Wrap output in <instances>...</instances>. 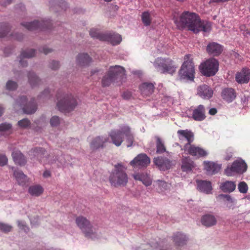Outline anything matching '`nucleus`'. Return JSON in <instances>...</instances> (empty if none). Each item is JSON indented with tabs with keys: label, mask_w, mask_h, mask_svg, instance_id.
<instances>
[{
	"label": "nucleus",
	"mask_w": 250,
	"mask_h": 250,
	"mask_svg": "<svg viewBox=\"0 0 250 250\" xmlns=\"http://www.w3.org/2000/svg\"><path fill=\"white\" fill-rule=\"evenodd\" d=\"M173 20L178 28L187 27L194 33L200 31L208 32L211 30V23L206 21H202L195 13L184 11L179 18L174 15Z\"/></svg>",
	"instance_id": "f257e3e1"
},
{
	"label": "nucleus",
	"mask_w": 250,
	"mask_h": 250,
	"mask_svg": "<svg viewBox=\"0 0 250 250\" xmlns=\"http://www.w3.org/2000/svg\"><path fill=\"white\" fill-rule=\"evenodd\" d=\"M126 169L127 167L122 163H118L114 165L108 178L111 186L118 188L126 185L128 181Z\"/></svg>",
	"instance_id": "f03ea898"
},
{
	"label": "nucleus",
	"mask_w": 250,
	"mask_h": 250,
	"mask_svg": "<svg viewBox=\"0 0 250 250\" xmlns=\"http://www.w3.org/2000/svg\"><path fill=\"white\" fill-rule=\"evenodd\" d=\"M125 70L120 65L110 66L106 74L102 79L103 87L109 86L112 83L120 82L124 78Z\"/></svg>",
	"instance_id": "7ed1b4c3"
},
{
	"label": "nucleus",
	"mask_w": 250,
	"mask_h": 250,
	"mask_svg": "<svg viewBox=\"0 0 250 250\" xmlns=\"http://www.w3.org/2000/svg\"><path fill=\"white\" fill-rule=\"evenodd\" d=\"M184 59V62L179 71L180 78L193 81L195 75V67L191 55H185Z\"/></svg>",
	"instance_id": "20e7f679"
},
{
	"label": "nucleus",
	"mask_w": 250,
	"mask_h": 250,
	"mask_svg": "<svg viewBox=\"0 0 250 250\" xmlns=\"http://www.w3.org/2000/svg\"><path fill=\"white\" fill-rule=\"evenodd\" d=\"M60 97V93H58L57 98L58 102L57 106L61 112H70L73 110L78 104L77 99L72 94H65L62 99L59 100Z\"/></svg>",
	"instance_id": "39448f33"
},
{
	"label": "nucleus",
	"mask_w": 250,
	"mask_h": 250,
	"mask_svg": "<svg viewBox=\"0 0 250 250\" xmlns=\"http://www.w3.org/2000/svg\"><path fill=\"white\" fill-rule=\"evenodd\" d=\"M76 223L85 237L92 238L95 236V229L92 227L90 222L83 216H79L76 218Z\"/></svg>",
	"instance_id": "423d86ee"
},
{
	"label": "nucleus",
	"mask_w": 250,
	"mask_h": 250,
	"mask_svg": "<svg viewBox=\"0 0 250 250\" xmlns=\"http://www.w3.org/2000/svg\"><path fill=\"white\" fill-rule=\"evenodd\" d=\"M219 63L217 60L211 58L202 63L199 66L201 73L206 76L214 75L218 70Z\"/></svg>",
	"instance_id": "0eeeda50"
},
{
	"label": "nucleus",
	"mask_w": 250,
	"mask_h": 250,
	"mask_svg": "<svg viewBox=\"0 0 250 250\" xmlns=\"http://www.w3.org/2000/svg\"><path fill=\"white\" fill-rule=\"evenodd\" d=\"M155 66L162 73L172 74L176 71L173 61L169 58H157L155 62Z\"/></svg>",
	"instance_id": "6e6552de"
},
{
	"label": "nucleus",
	"mask_w": 250,
	"mask_h": 250,
	"mask_svg": "<svg viewBox=\"0 0 250 250\" xmlns=\"http://www.w3.org/2000/svg\"><path fill=\"white\" fill-rule=\"evenodd\" d=\"M247 165L243 160L234 161L230 166H228L225 170V173L227 176H231L234 173L242 174L246 171Z\"/></svg>",
	"instance_id": "1a4fd4ad"
},
{
	"label": "nucleus",
	"mask_w": 250,
	"mask_h": 250,
	"mask_svg": "<svg viewBox=\"0 0 250 250\" xmlns=\"http://www.w3.org/2000/svg\"><path fill=\"white\" fill-rule=\"evenodd\" d=\"M16 104L22 107L24 113L26 114L34 113L37 110V104L35 100L27 103V98L25 96H21L16 101Z\"/></svg>",
	"instance_id": "9d476101"
},
{
	"label": "nucleus",
	"mask_w": 250,
	"mask_h": 250,
	"mask_svg": "<svg viewBox=\"0 0 250 250\" xmlns=\"http://www.w3.org/2000/svg\"><path fill=\"white\" fill-rule=\"evenodd\" d=\"M183 150H184L186 154L196 158L205 157L208 155V151L205 148L192 144L190 145H188Z\"/></svg>",
	"instance_id": "9b49d317"
},
{
	"label": "nucleus",
	"mask_w": 250,
	"mask_h": 250,
	"mask_svg": "<svg viewBox=\"0 0 250 250\" xmlns=\"http://www.w3.org/2000/svg\"><path fill=\"white\" fill-rule=\"evenodd\" d=\"M21 25L30 31L37 29H49L52 25L50 20L35 21L33 22L22 23Z\"/></svg>",
	"instance_id": "f8f14e48"
},
{
	"label": "nucleus",
	"mask_w": 250,
	"mask_h": 250,
	"mask_svg": "<svg viewBox=\"0 0 250 250\" xmlns=\"http://www.w3.org/2000/svg\"><path fill=\"white\" fill-rule=\"evenodd\" d=\"M109 142L108 137L98 136L91 140L89 146L92 151H95L99 149H103L106 146V143Z\"/></svg>",
	"instance_id": "ddd939ff"
},
{
	"label": "nucleus",
	"mask_w": 250,
	"mask_h": 250,
	"mask_svg": "<svg viewBox=\"0 0 250 250\" xmlns=\"http://www.w3.org/2000/svg\"><path fill=\"white\" fill-rule=\"evenodd\" d=\"M150 163L149 158L144 153L139 154L130 162V165L134 168L146 167Z\"/></svg>",
	"instance_id": "4468645a"
},
{
	"label": "nucleus",
	"mask_w": 250,
	"mask_h": 250,
	"mask_svg": "<svg viewBox=\"0 0 250 250\" xmlns=\"http://www.w3.org/2000/svg\"><path fill=\"white\" fill-rule=\"evenodd\" d=\"M190 110L192 111V118L196 121L201 122L204 120L206 118V108L203 104H199L195 107H191Z\"/></svg>",
	"instance_id": "2eb2a0df"
},
{
	"label": "nucleus",
	"mask_w": 250,
	"mask_h": 250,
	"mask_svg": "<svg viewBox=\"0 0 250 250\" xmlns=\"http://www.w3.org/2000/svg\"><path fill=\"white\" fill-rule=\"evenodd\" d=\"M177 134L179 140L181 141H183L185 139L187 143L184 146L183 148L182 149L183 150L188 145L191 144L194 140V133L189 130H179L177 131Z\"/></svg>",
	"instance_id": "dca6fc26"
},
{
	"label": "nucleus",
	"mask_w": 250,
	"mask_h": 250,
	"mask_svg": "<svg viewBox=\"0 0 250 250\" xmlns=\"http://www.w3.org/2000/svg\"><path fill=\"white\" fill-rule=\"evenodd\" d=\"M111 142L117 146L121 145L124 141V133L122 131V126L120 129L112 130L108 134Z\"/></svg>",
	"instance_id": "f3484780"
},
{
	"label": "nucleus",
	"mask_w": 250,
	"mask_h": 250,
	"mask_svg": "<svg viewBox=\"0 0 250 250\" xmlns=\"http://www.w3.org/2000/svg\"><path fill=\"white\" fill-rule=\"evenodd\" d=\"M250 80V69L243 68L235 74V81L239 84L248 83Z\"/></svg>",
	"instance_id": "a211bd4d"
},
{
	"label": "nucleus",
	"mask_w": 250,
	"mask_h": 250,
	"mask_svg": "<svg viewBox=\"0 0 250 250\" xmlns=\"http://www.w3.org/2000/svg\"><path fill=\"white\" fill-rule=\"evenodd\" d=\"M102 41H106L110 42L113 45H117L122 41V37L118 34L111 32H105L104 35L100 36Z\"/></svg>",
	"instance_id": "6ab92c4d"
},
{
	"label": "nucleus",
	"mask_w": 250,
	"mask_h": 250,
	"mask_svg": "<svg viewBox=\"0 0 250 250\" xmlns=\"http://www.w3.org/2000/svg\"><path fill=\"white\" fill-rule=\"evenodd\" d=\"M153 162L161 170H166L171 167V162L167 158L158 157L154 159Z\"/></svg>",
	"instance_id": "aec40b11"
},
{
	"label": "nucleus",
	"mask_w": 250,
	"mask_h": 250,
	"mask_svg": "<svg viewBox=\"0 0 250 250\" xmlns=\"http://www.w3.org/2000/svg\"><path fill=\"white\" fill-rule=\"evenodd\" d=\"M222 51L223 46L215 42L209 43L207 46V52L213 56L219 55Z\"/></svg>",
	"instance_id": "412c9836"
},
{
	"label": "nucleus",
	"mask_w": 250,
	"mask_h": 250,
	"mask_svg": "<svg viewBox=\"0 0 250 250\" xmlns=\"http://www.w3.org/2000/svg\"><path fill=\"white\" fill-rule=\"evenodd\" d=\"M197 93L202 98L209 99L212 96L213 90L208 85L203 84L198 87Z\"/></svg>",
	"instance_id": "4be33fe9"
},
{
	"label": "nucleus",
	"mask_w": 250,
	"mask_h": 250,
	"mask_svg": "<svg viewBox=\"0 0 250 250\" xmlns=\"http://www.w3.org/2000/svg\"><path fill=\"white\" fill-rule=\"evenodd\" d=\"M221 96L225 101L230 103L235 99L236 93L232 88H226L222 90Z\"/></svg>",
	"instance_id": "5701e85b"
},
{
	"label": "nucleus",
	"mask_w": 250,
	"mask_h": 250,
	"mask_svg": "<svg viewBox=\"0 0 250 250\" xmlns=\"http://www.w3.org/2000/svg\"><path fill=\"white\" fill-rule=\"evenodd\" d=\"M205 169L208 175H213L218 173L221 169V166L215 163L211 162H204Z\"/></svg>",
	"instance_id": "b1692460"
},
{
	"label": "nucleus",
	"mask_w": 250,
	"mask_h": 250,
	"mask_svg": "<svg viewBox=\"0 0 250 250\" xmlns=\"http://www.w3.org/2000/svg\"><path fill=\"white\" fill-rule=\"evenodd\" d=\"M201 222L203 225L207 227L215 226L217 223L215 217L211 214H206L202 216Z\"/></svg>",
	"instance_id": "393cba45"
},
{
	"label": "nucleus",
	"mask_w": 250,
	"mask_h": 250,
	"mask_svg": "<svg viewBox=\"0 0 250 250\" xmlns=\"http://www.w3.org/2000/svg\"><path fill=\"white\" fill-rule=\"evenodd\" d=\"M132 176L135 180L141 181L146 187L151 185L152 184L150 177L146 173H135L132 175Z\"/></svg>",
	"instance_id": "a878e982"
},
{
	"label": "nucleus",
	"mask_w": 250,
	"mask_h": 250,
	"mask_svg": "<svg viewBox=\"0 0 250 250\" xmlns=\"http://www.w3.org/2000/svg\"><path fill=\"white\" fill-rule=\"evenodd\" d=\"M35 55V50L34 49H31L22 51L20 55V64L22 67L26 66L27 65V62L26 61L24 60V59L32 58L34 57Z\"/></svg>",
	"instance_id": "bb28decb"
},
{
	"label": "nucleus",
	"mask_w": 250,
	"mask_h": 250,
	"mask_svg": "<svg viewBox=\"0 0 250 250\" xmlns=\"http://www.w3.org/2000/svg\"><path fill=\"white\" fill-rule=\"evenodd\" d=\"M141 93L144 96H149L154 91V85L150 83H144L139 86Z\"/></svg>",
	"instance_id": "cd10ccee"
},
{
	"label": "nucleus",
	"mask_w": 250,
	"mask_h": 250,
	"mask_svg": "<svg viewBox=\"0 0 250 250\" xmlns=\"http://www.w3.org/2000/svg\"><path fill=\"white\" fill-rule=\"evenodd\" d=\"M122 131H123L124 136L126 137L127 143V146H131L134 141V136L131 131L130 128L127 125L122 126Z\"/></svg>",
	"instance_id": "c85d7f7f"
},
{
	"label": "nucleus",
	"mask_w": 250,
	"mask_h": 250,
	"mask_svg": "<svg viewBox=\"0 0 250 250\" xmlns=\"http://www.w3.org/2000/svg\"><path fill=\"white\" fill-rule=\"evenodd\" d=\"M46 152V150L43 148H35L30 151L29 155L36 157L40 161L43 162Z\"/></svg>",
	"instance_id": "c756f323"
},
{
	"label": "nucleus",
	"mask_w": 250,
	"mask_h": 250,
	"mask_svg": "<svg viewBox=\"0 0 250 250\" xmlns=\"http://www.w3.org/2000/svg\"><path fill=\"white\" fill-rule=\"evenodd\" d=\"M91 61V58L87 53L79 54L77 58V63L80 66H86Z\"/></svg>",
	"instance_id": "7c9ffc66"
},
{
	"label": "nucleus",
	"mask_w": 250,
	"mask_h": 250,
	"mask_svg": "<svg viewBox=\"0 0 250 250\" xmlns=\"http://www.w3.org/2000/svg\"><path fill=\"white\" fill-rule=\"evenodd\" d=\"M181 168L183 171H189L195 167L194 162L188 157L183 158Z\"/></svg>",
	"instance_id": "2f4dec72"
},
{
	"label": "nucleus",
	"mask_w": 250,
	"mask_h": 250,
	"mask_svg": "<svg viewBox=\"0 0 250 250\" xmlns=\"http://www.w3.org/2000/svg\"><path fill=\"white\" fill-rule=\"evenodd\" d=\"M12 156L14 161L16 164L20 166H23L25 164L26 161L23 155L19 150H14Z\"/></svg>",
	"instance_id": "473e14b6"
},
{
	"label": "nucleus",
	"mask_w": 250,
	"mask_h": 250,
	"mask_svg": "<svg viewBox=\"0 0 250 250\" xmlns=\"http://www.w3.org/2000/svg\"><path fill=\"white\" fill-rule=\"evenodd\" d=\"M236 186L234 182L226 181L221 184L220 188L224 192H231L235 190Z\"/></svg>",
	"instance_id": "72a5a7b5"
},
{
	"label": "nucleus",
	"mask_w": 250,
	"mask_h": 250,
	"mask_svg": "<svg viewBox=\"0 0 250 250\" xmlns=\"http://www.w3.org/2000/svg\"><path fill=\"white\" fill-rule=\"evenodd\" d=\"M198 189L206 193H209L212 190L211 183L207 181H199L197 182Z\"/></svg>",
	"instance_id": "f704fd0d"
},
{
	"label": "nucleus",
	"mask_w": 250,
	"mask_h": 250,
	"mask_svg": "<svg viewBox=\"0 0 250 250\" xmlns=\"http://www.w3.org/2000/svg\"><path fill=\"white\" fill-rule=\"evenodd\" d=\"M13 175L19 185H24L27 182V176L21 171L15 170Z\"/></svg>",
	"instance_id": "c9c22d12"
},
{
	"label": "nucleus",
	"mask_w": 250,
	"mask_h": 250,
	"mask_svg": "<svg viewBox=\"0 0 250 250\" xmlns=\"http://www.w3.org/2000/svg\"><path fill=\"white\" fill-rule=\"evenodd\" d=\"M173 241L177 245L182 246L186 243L187 238L185 235L180 232H177L174 235Z\"/></svg>",
	"instance_id": "e433bc0d"
},
{
	"label": "nucleus",
	"mask_w": 250,
	"mask_h": 250,
	"mask_svg": "<svg viewBox=\"0 0 250 250\" xmlns=\"http://www.w3.org/2000/svg\"><path fill=\"white\" fill-rule=\"evenodd\" d=\"M29 193L32 196H39L43 192V188L40 185L30 186L28 189Z\"/></svg>",
	"instance_id": "4c0bfd02"
},
{
	"label": "nucleus",
	"mask_w": 250,
	"mask_h": 250,
	"mask_svg": "<svg viewBox=\"0 0 250 250\" xmlns=\"http://www.w3.org/2000/svg\"><path fill=\"white\" fill-rule=\"evenodd\" d=\"M28 77L29 83L32 86L40 84L41 82L34 72H30L28 74Z\"/></svg>",
	"instance_id": "58836bf2"
},
{
	"label": "nucleus",
	"mask_w": 250,
	"mask_h": 250,
	"mask_svg": "<svg viewBox=\"0 0 250 250\" xmlns=\"http://www.w3.org/2000/svg\"><path fill=\"white\" fill-rule=\"evenodd\" d=\"M141 19L143 24L146 26H149L151 23V18L150 14L148 11H145L142 13Z\"/></svg>",
	"instance_id": "ea45409f"
},
{
	"label": "nucleus",
	"mask_w": 250,
	"mask_h": 250,
	"mask_svg": "<svg viewBox=\"0 0 250 250\" xmlns=\"http://www.w3.org/2000/svg\"><path fill=\"white\" fill-rule=\"evenodd\" d=\"M156 147L157 153L161 154L166 151V148L164 143L162 142L161 139L159 137L157 138Z\"/></svg>",
	"instance_id": "a19ab883"
},
{
	"label": "nucleus",
	"mask_w": 250,
	"mask_h": 250,
	"mask_svg": "<svg viewBox=\"0 0 250 250\" xmlns=\"http://www.w3.org/2000/svg\"><path fill=\"white\" fill-rule=\"evenodd\" d=\"M9 26L7 23L0 24V38L6 36L9 31Z\"/></svg>",
	"instance_id": "79ce46f5"
},
{
	"label": "nucleus",
	"mask_w": 250,
	"mask_h": 250,
	"mask_svg": "<svg viewBox=\"0 0 250 250\" xmlns=\"http://www.w3.org/2000/svg\"><path fill=\"white\" fill-rule=\"evenodd\" d=\"M89 34L92 38H96L101 41L102 40L100 39V36L104 35V33H101L98 30L94 28L90 30Z\"/></svg>",
	"instance_id": "37998d69"
},
{
	"label": "nucleus",
	"mask_w": 250,
	"mask_h": 250,
	"mask_svg": "<svg viewBox=\"0 0 250 250\" xmlns=\"http://www.w3.org/2000/svg\"><path fill=\"white\" fill-rule=\"evenodd\" d=\"M238 188L240 192L246 193L248 191V187L245 182H241L238 185Z\"/></svg>",
	"instance_id": "c03bdc74"
},
{
	"label": "nucleus",
	"mask_w": 250,
	"mask_h": 250,
	"mask_svg": "<svg viewBox=\"0 0 250 250\" xmlns=\"http://www.w3.org/2000/svg\"><path fill=\"white\" fill-rule=\"evenodd\" d=\"M221 196L224 198L228 202L227 204V206L229 208H233V205L234 203V200L231 198V197L229 195H221Z\"/></svg>",
	"instance_id": "a18cd8bd"
},
{
	"label": "nucleus",
	"mask_w": 250,
	"mask_h": 250,
	"mask_svg": "<svg viewBox=\"0 0 250 250\" xmlns=\"http://www.w3.org/2000/svg\"><path fill=\"white\" fill-rule=\"evenodd\" d=\"M17 83L12 81H8L6 83V87L8 90H14L17 88Z\"/></svg>",
	"instance_id": "49530a36"
},
{
	"label": "nucleus",
	"mask_w": 250,
	"mask_h": 250,
	"mask_svg": "<svg viewBox=\"0 0 250 250\" xmlns=\"http://www.w3.org/2000/svg\"><path fill=\"white\" fill-rule=\"evenodd\" d=\"M17 223L20 229L24 230L26 232L29 231V227L25 224L24 222L19 220L17 221Z\"/></svg>",
	"instance_id": "de8ad7c7"
},
{
	"label": "nucleus",
	"mask_w": 250,
	"mask_h": 250,
	"mask_svg": "<svg viewBox=\"0 0 250 250\" xmlns=\"http://www.w3.org/2000/svg\"><path fill=\"white\" fill-rule=\"evenodd\" d=\"M50 123L52 126H57L60 123V119L58 116H54L51 118Z\"/></svg>",
	"instance_id": "09e8293b"
},
{
	"label": "nucleus",
	"mask_w": 250,
	"mask_h": 250,
	"mask_svg": "<svg viewBox=\"0 0 250 250\" xmlns=\"http://www.w3.org/2000/svg\"><path fill=\"white\" fill-rule=\"evenodd\" d=\"M18 125L22 128H26L30 125V122L29 120L27 119H23L19 121L18 123Z\"/></svg>",
	"instance_id": "8fccbe9b"
},
{
	"label": "nucleus",
	"mask_w": 250,
	"mask_h": 250,
	"mask_svg": "<svg viewBox=\"0 0 250 250\" xmlns=\"http://www.w3.org/2000/svg\"><path fill=\"white\" fill-rule=\"evenodd\" d=\"M12 226L4 223H0V230L4 232H8L12 230Z\"/></svg>",
	"instance_id": "3c124183"
},
{
	"label": "nucleus",
	"mask_w": 250,
	"mask_h": 250,
	"mask_svg": "<svg viewBox=\"0 0 250 250\" xmlns=\"http://www.w3.org/2000/svg\"><path fill=\"white\" fill-rule=\"evenodd\" d=\"M12 125L10 124L4 123L0 124V131H9L11 129Z\"/></svg>",
	"instance_id": "603ef678"
},
{
	"label": "nucleus",
	"mask_w": 250,
	"mask_h": 250,
	"mask_svg": "<svg viewBox=\"0 0 250 250\" xmlns=\"http://www.w3.org/2000/svg\"><path fill=\"white\" fill-rule=\"evenodd\" d=\"M8 161V159L5 155L0 154V166L5 165Z\"/></svg>",
	"instance_id": "864d4df0"
},
{
	"label": "nucleus",
	"mask_w": 250,
	"mask_h": 250,
	"mask_svg": "<svg viewBox=\"0 0 250 250\" xmlns=\"http://www.w3.org/2000/svg\"><path fill=\"white\" fill-rule=\"evenodd\" d=\"M60 67L59 62L57 61H52L50 64V67L53 70H56Z\"/></svg>",
	"instance_id": "5fc2aeb1"
},
{
	"label": "nucleus",
	"mask_w": 250,
	"mask_h": 250,
	"mask_svg": "<svg viewBox=\"0 0 250 250\" xmlns=\"http://www.w3.org/2000/svg\"><path fill=\"white\" fill-rule=\"evenodd\" d=\"M159 187H162L163 188H165L167 187V183L166 182L162 181V180H157L156 181Z\"/></svg>",
	"instance_id": "6e6d98bb"
},
{
	"label": "nucleus",
	"mask_w": 250,
	"mask_h": 250,
	"mask_svg": "<svg viewBox=\"0 0 250 250\" xmlns=\"http://www.w3.org/2000/svg\"><path fill=\"white\" fill-rule=\"evenodd\" d=\"M42 51L44 54L46 55V54H48L49 53L51 52L52 51V50L51 49L48 48L46 47H44L42 48Z\"/></svg>",
	"instance_id": "4d7b16f0"
},
{
	"label": "nucleus",
	"mask_w": 250,
	"mask_h": 250,
	"mask_svg": "<svg viewBox=\"0 0 250 250\" xmlns=\"http://www.w3.org/2000/svg\"><path fill=\"white\" fill-rule=\"evenodd\" d=\"M43 176L44 178H48L51 176V173L49 170H45L43 173Z\"/></svg>",
	"instance_id": "13d9d810"
},
{
	"label": "nucleus",
	"mask_w": 250,
	"mask_h": 250,
	"mask_svg": "<svg viewBox=\"0 0 250 250\" xmlns=\"http://www.w3.org/2000/svg\"><path fill=\"white\" fill-rule=\"evenodd\" d=\"M217 111L215 108H212L209 110V114L211 115H214L217 113Z\"/></svg>",
	"instance_id": "bf43d9fd"
},
{
	"label": "nucleus",
	"mask_w": 250,
	"mask_h": 250,
	"mask_svg": "<svg viewBox=\"0 0 250 250\" xmlns=\"http://www.w3.org/2000/svg\"><path fill=\"white\" fill-rule=\"evenodd\" d=\"M123 96L125 99H128L130 96V94L129 93L125 92L124 93Z\"/></svg>",
	"instance_id": "052dcab7"
},
{
	"label": "nucleus",
	"mask_w": 250,
	"mask_h": 250,
	"mask_svg": "<svg viewBox=\"0 0 250 250\" xmlns=\"http://www.w3.org/2000/svg\"><path fill=\"white\" fill-rule=\"evenodd\" d=\"M100 69H98L97 68L96 69H95L94 70H92L91 72V76H93V75H94L95 73H98L100 72Z\"/></svg>",
	"instance_id": "680f3d73"
},
{
	"label": "nucleus",
	"mask_w": 250,
	"mask_h": 250,
	"mask_svg": "<svg viewBox=\"0 0 250 250\" xmlns=\"http://www.w3.org/2000/svg\"><path fill=\"white\" fill-rule=\"evenodd\" d=\"M232 154L230 153L228 154L225 158V160H229L232 157Z\"/></svg>",
	"instance_id": "e2e57ef3"
},
{
	"label": "nucleus",
	"mask_w": 250,
	"mask_h": 250,
	"mask_svg": "<svg viewBox=\"0 0 250 250\" xmlns=\"http://www.w3.org/2000/svg\"><path fill=\"white\" fill-rule=\"evenodd\" d=\"M49 93V91L48 89H45L42 93V94L41 96H45L46 94H48Z\"/></svg>",
	"instance_id": "0e129e2a"
},
{
	"label": "nucleus",
	"mask_w": 250,
	"mask_h": 250,
	"mask_svg": "<svg viewBox=\"0 0 250 250\" xmlns=\"http://www.w3.org/2000/svg\"><path fill=\"white\" fill-rule=\"evenodd\" d=\"M221 2H222V0H210V1H209L210 3Z\"/></svg>",
	"instance_id": "69168bd1"
},
{
	"label": "nucleus",
	"mask_w": 250,
	"mask_h": 250,
	"mask_svg": "<svg viewBox=\"0 0 250 250\" xmlns=\"http://www.w3.org/2000/svg\"><path fill=\"white\" fill-rule=\"evenodd\" d=\"M3 112V108L0 106V116H1L2 115Z\"/></svg>",
	"instance_id": "338daca9"
},
{
	"label": "nucleus",
	"mask_w": 250,
	"mask_h": 250,
	"mask_svg": "<svg viewBox=\"0 0 250 250\" xmlns=\"http://www.w3.org/2000/svg\"><path fill=\"white\" fill-rule=\"evenodd\" d=\"M61 4H62V5H60L61 7H62L63 6L65 7L66 5V3L64 1H62Z\"/></svg>",
	"instance_id": "774afa93"
}]
</instances>
